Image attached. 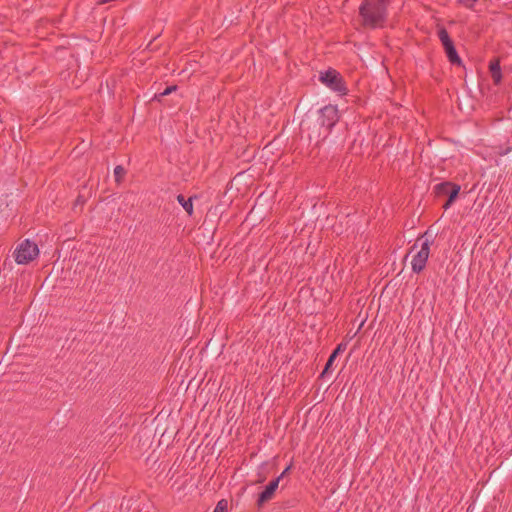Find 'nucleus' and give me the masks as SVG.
Instances as JSON below:
<instances>
[{
  "label": "nucleus",
  "instance_id": "1",
  "mask_svg": "<svg viewBox=\"0 0 512 512\" xmlns=\"http://www.w3.org/2000/svg\"><path fill=\"white\" fill-rule=\"evenodd\" d=\"M391 0H363L359 15L364 27L375 29L382 27L387 19V10Z\"/></svg>",
  "mask_w": 512,
  "mask_h": 512
},
{
  "label": "nucleus",
  "instance_id": "2",
  "mask_svg": "<svg viewBox=\"0 0 512 512\" xmlns=\"http://www.w3.org/2000/svg\"><path fill=\"white\" fill-rule=\"evenodd\" d=\"M435 236L430 234L429 230L422 234L412 246V250L416 248L417 243L421 241L420 250L414 255L412 260V271L414 273H420L426 267V263L430 253V246L433 244Z\"/></svg>",
  "mask_w": 512,
  "mask_h": 512
},
{
  "label": "nucleus",
  "instance_id": "3",
  "mask_svg": "<svg viewBox=\"0 0 512 512\" xmlns=\"http://www.w3.org/2000/svg\"><path fill=\"white\" fill-rule=\"evenodd\" d=\"M461 186L451 181H443L434 186L433 192L436 197L447 196V200L442 205L444 210L449 209L459 196Z\"/></svg>",
  "mask_w": 512,
  "mask_h": 512
},
{
  "label": "nucleus",
  "instance_id": "4",
  "mask_svg": "<svg viewBox=\"0 0 512 512\" xmlns=\"http://www.w3.org/2000/svg\"><path fill=\"white\" fill-rule=\"evenodd\" d=\"M319 80L341 96L346 95L348 92L343 76L333 68L321 72Z\"/></svg>",
  "mask_w": 512,
  "mask_h": 512
},
{
  "label": "nucleus",
  "instance_id": "5",
  "mask_svg": "<svg viewBox=\"0 0 512 512\" xmlns=\"http://www.w3.org/2000/svg\"><path fill=\"white\" fill-rule=\"evenodd\" d=\"M39 254L37 244L25 239L22 241L14 252L15 261L18 264H28L33 261Z\"/></svg>",
  "mask_w": 512,
  "mask_h": 512
},
{
  "label": "nucleus",
  "instance_id": "6",
  "mask_svg": "<svg viewBox=\"0 0 512 512\" xmlns=\"http://www.w3.org/2000/svg\"><path fill=\"white\" fill-rule=\"evenodd\" d=\"M318 121L320 126L325 127L329 132L339 121V111L337 106L328 104L318 110Z\"/></svg>",
  "mask_w": 512,
  "mask_h": 512
},
{
  "label": "nucleus",
  "instance_id": "7",
  "mask_svg": "<svg viewBox=\"0 0 512 512\" xmlns=\"http://www.w3.org/2000/svg\"><path fill=\"white\" fill-rule=\"evenodd\" d=\"M279 486V478H275L269 482L262 492L258 494L256 506L258 509L262 508L267 502L273 499L275 492Z\"/></svg>",
  "mask_w": 512,
  "mask_h": 512
},
{
  "label": "nucleus",
  "instance_id": "8",
  "mask_svg": "<svg viewBox=\"0 0 512 512\" xmlns=\"http://www.w3.org/2000/svg\"><path fill=\"white\" fill-rule=\"evenodd\" d=\"M347 345L346 343H339L336 348L332 351V353L330 354L327 362H326V365L321 373V377H324L326 374H328L330 371H331V368H332V365L335 361V359H337V356L344 352L345 349H346Z\"/></svg>",
  "mask_w": 512,
  "mask_h": 512
},
{
  "label": "nucleus",
  "instance_id": "9",
  "mask_svg": "<svg viewBox=\"0 0 512 512\" xmlns=\"http://www.w3.org/2000/svg\"><path fill=\"white\" fill-rule=\"evenodd\" d=\"M489 73L495 85H499L502 81V71L499 58H493L489 62Z\"/></svg>",
  "mask_w": 512,
  "mask_h": 512
},
{
  "label": "nucleus",
  "instance_id": "10",
  "mask_svg": "<svg viewBox=\"0 0 512 512\" xmlns=\"http://www.w3.org/2000/svg\"><path fill=\"white\" fill-rule=\"evenodd\" d=\"M444 50H445L446 56L451 64L458 65V66L462 65V60L457 53L455 45L448 47Z\"/></svg>",
  "mask_w": 512,
  "mask_h": 512
},
{
  "label": "nucleus",
  "instance_id": "11",
  "mask_svg": "<svg viewBox=\"0 0 512 512\" xmlns=\"http://www.w3.org/2000/svg\"><path fill=\"white\" fill-rule=\"evenodd\" d=\"M177 201L178 203L183 207V209L188 213V215L193 214V197H189L186 199L184 195L179 194L177 195Z\"/></svg>",
  "mask_w": 512,
  "mask_h": 512
},
{
  "label": "nucleus",
  "instance_id": "12",
  "mask_svg": "<svg viewBox=\"0 0 512 512\" xmlns=\"http://www.w3.org/2000/svg\"><path fill=\"white\" fill-rule=\"evenodd\" d=\"M125 175H126V170L124 169L123 166L117 165L114 168V177H115L116 183H118V184L121 183L123 181Z\"/></svg>",
  "mask_w": 512,
  "mask_h": 512
},
{
  "label": "nucleus",
  "instance_id": "13",
  "mask_svg": "<svg viewBox=\"0 0 512 512\" xmlns=\"http://www.w3.org/2000/svg\"><path fill=\"white\" fill-rule=\"evenodd\" d=\"M176 89H177L176 85L168 86L163 92L155 94L154 97H153V100L154 101H161V99L164 96L169 95L171 92L175 91Z\"/></svg>",
  "mask_w": 512,
  "mask_h": 512
},
{
  "label": "nucleus",
  "instance_id": "14",
  "mask_svg": "<svg viewBox=\"0 0 512 512\" xmlns=\"http://www.w3.org/2000/svg\"><path fill=\"white\" fill-rule=\"evenodd\" d=\"M227 508H228L227 500L221 499L220 501H218L213 512H227Z\"/></svg>",
  "mask_w": 512,
  "mask_h": 512
},
{
  "label": "nucleus",
  "instance_id": "15",
  "mask_svg": "<svg viewBox=\"0 0 512 512\" xmlns=\"http://www.w3.org/2000/svg\"><path fill=\"white\" fill-rule=\"evenodd\" d=\"M437 35H438L440 41L447 40L450 38L449 33L445 27H439V29L437 31Z\"/></svg>",
  "mask_w": 512,
  "mask_h": 512
},
{
  "label": "nucleus",
  "instance_id": "16",
  "mask_svg": "<svg viewBox=\"0 0 512 512\" xmlns=\"http://www.w3.org/2000/svg\"><path fill=\"white\" fill-rule=\"evenodd\" d=\"M479 0H457V2L468 9H472Z\"/></svg>",
  "mask_w": 512,
  "mask_h": 512
},
{
  "label": "nucleus",
  "instance_id": "17",
  "mask_svg": "<svg viewBox=\"0 0 512 512\" xmlns=\"http://www.w3.org/2000/svg\"><path fill=\"white\" fill-rule=\"evenodd\" d=\"M441 43H442V46H443V48H444V49H446V48L451 47V46H453V45H454V42H453V40L451 39V37H450L449 39H447V40H443V41H441Z\"/></svg>",
  "mask_w": 512,
  "mask_h": 512
},
{
  "label": "nucleus",
  "instance_id": "18",
  "mask_svg": "<svg viewBox=\"0 0 512 512\" xmlns=\"http://www.w3.org/2000/svg\"><path fill=\"white\" fill-rule=\"evenodd\" d=\"M291 467H292V465H288L284 469V471L277 477V478H279V482L281 481V479H283L288 474V472L290 471Z\"/></svg>",
  "mask_w": 512,
  "mask_h": 512
},
{
  "label": "nucleus",
  "instance_id": "19",
  "mask_svg": "<svg viewBox=\"0 0 512 512\" xmlns=\"http://www.w3.org/2000/svg\"><path fill=\"white\" fill-rule=\"evenodd\" d=\"M511 149H512L511 147H508V148L506 149V151H505V154H506V153H508L509 151H511Z\"/></svg>",
  "mask_w": 512,
  "mask_h": 512
}]
</instances>
